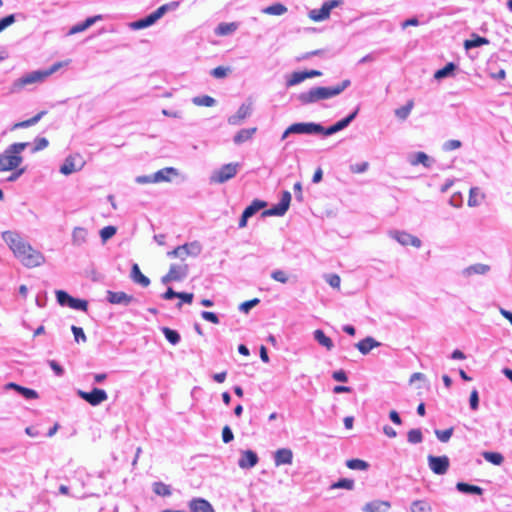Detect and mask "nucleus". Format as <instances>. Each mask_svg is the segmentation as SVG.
<instances>
[{
  "mask_svg": "<svg viewBox=\"0 0 512 512\" xmlns=\"http://www.w3.org/2000/svg\"><path fill=\"white\" fill-rule=\"evenodd\" d=\"M2 239L12 251L14 257L25 267L35 268L45 262L44 255L34 249L19 233L15 231L2 232Z\"/></svg>",
  "mask_w": 512,
  "mask_h": 512,
  "instance_id": "nucleus-1",
  "label": "nucleus"
},
{
  "mask_svg": "<svg viewBox=\"0 0 512 512\" xmlns=\"http://www.w3.org/2000/svg\"><path fill=\"white\" fill-rule=\"evenodd\" d=\"M350 85L346 79L334 87H315L299 95L302 104H311L320 100L329 99L342 93Z\"/></svg>",
  "mask_w": 512,
  "mask_h": 512,
  "instance_id": "nucleus-2",
  "label": "nucleus"
},
{
  "mask_svg": "<svg viewBox=\"0 0 512 512\" xmlns=\"http://www.w3.org/2000/svg\"><path fill=\"white\" fill-rule=\"evenodd\" d=\"M69 64V61L57 62L49 69L33 71L16 80L13 84V91H20L26 85L43 82L47 77Z\"/></svg>",
  "mask_w": 512,
  "mask_h": 512,
  "instance_id": "nucleus-3",
  "label": "nucleus"
},
{
  "mask_svg": "<svg viewBox=\"0 0 512 512\" xmlns=\"http://www.w3.org/2000/svg\"><path fill=\"white\" fill-rule=\"evenodd\" d=\"M28 143L19 142L10 145L3 154H0V171H11L22 163V151L27 147Z\"/></svg>",
  "mask_w": 512,
  "mask_h": 512,
  "instance_id": "nucleus-4",
  "label": "nucleus"
},
{
  "mask_svg": "<svg viewBox=\"0 0 512 512\" xmlns=\"http://www.w3.org/2000/svg\"><path fill=\"white\" fill-rule=\"evenodd\" d=\"M179 7V2L178 1H173V2H170V3H166L162 6H160L157 10H155L154 12H152L151 14H149L148 16L138 20V21H135L133 23H131V27L133 29H143V28H146L148 26H151L152 24H154L157 20H159L166 12L170 11V10H175L176 8Z\"/></svg>",
  "mask_w": 512,
  "mask_h": 512,
  "instance_id": "nucleus-5",
  "label": "nucleus"
},
{
  "mask_svg": "<svg viewBox=\"0 0 512 512\" xmlns=\"http://www.w3.org/2000/svg\"><path fill=\"white\" fill-rule=\"evenodd\" d=\"M239 168L240 164L237 162L225 164L212 173L210 180L212 183L222 184L235 177Z\"/></svg>",
  "mask_w": 512,
  "mask_h": 512,
  "instance_id": "nucleus-6",
  "label": "nucleus"
},
{
  "mask_svg": "<svg viewBox=\"0 0 512 512\" xmlns=\"http://www.w3.org/2000/svg\"><path fill=\"white\" fill-rule=\"evenodd\" d=\"M323 131V126L316 123H294L290 125L283 133L282 139L289 134H318Z\"/></svg>",
  "mask_w": 512,
  "mask_h": 512,
  "instance_id": "nucleus-7",
  "label": "nucleus"
},
{
  "mask_svg": "<svg viewBox=\"0 0 512 512\" xmlns=\"http://www.w3.org/2000/svg\"><path fill=\"white\" fill-rule=\"evenodd\" d=\"M85 163L86 162L81 154L75 153L69 155L60 167V172L63 175H70L74 172L80 171L84 167Z\"/></svg>",
  "mask_w": 512,
  "mask_h": 512,
  "instance_id": "nucleus-8",
  "label": "nucleus"
},
{
  "mask_svg": "<svg viewBox=\"0 0 512 512\" xmlns=\"http://www.w3.org/2000/svg\"><path fill=\"white\" fill-rule=\"evenodd\" d=\"M201 252V245L198 242L186 243L184 245L177 246L172 251H169L167 255L169 257H179L182 260L187 256L196 257Z\"/></svg>",
  "mask_w": 512,
  "mask_h": 512,
  "instance_id": "nucleus-9",
  "label": "nucleus"
},
{
  "mask_svg": "<svg viewBox=\"0 0 512 512\" xmlns=\"http://www.w3.org/2000/svg\"><path fill=\"white\" fill-rule=\"evenodd\" d=\"M341 4V0H329L319 8L310 10L308 16L314 22H321L329 18L331 10Z\"/></svg>",
  "mask_w": 512,
  "mask_h": 512,
  "instance_id": "nucleus-10",
  "label": "nucleus"
},
{
  "mask_svg": "<svg viewBox=\"0 0 512 512\" xmlns=\"http://www.w3.org/2000/svg\"><path fill=\"white\" fill-rule=\"evenodd\" d=\"M189 268L186 263L172 264L167 274L161 278L163 284L173 281H182L188 274Z\"/></svg>",
  "mask_w": 512,
  "mask_h": 512,
  "instance_id": "nucleus-11",
  "label": "nucleus"
},
{
  "mask_svg": "<svg viewBox=\"0 0 512 512\" xmlns=\"http://www.w3.org/2000/svg\"><path fill=\"white\" fill-rule=\"evenodd\" d=\"M290 202L291 193L289 191H283L280 202L277 205H274L271 208L264 210L262 212V217L283 216L288 210Z\"/></svg>",
  "mask_w": 512,
  "mask_h": 512,
  "instance_id": "nucleus-12",
  "label": "nucleus"
},
{
  "mask_svg": "<svg viewBox=\"0 0 512 512\" xmlns=\"http://www.w3.org/2000/svg\"><path fill=\"white\" fill-rule=\"evenodd\" d=\"M77 394L80 398H82L83 400H85L92 406L99 405L100 403L107 400V397H108L107 393L104 390L99 389V388H94L90 392H85V391L79 390L77 392Z\"/></svg>",
  "mask_w": 512,
  "mask_h": 512,
  "instance_id": "nucleus-13",
  "label": "nucleus"
},
{
  "mask_svg": "<svg viewBox=\"0 0 512 512\" xmlns=\"http://www.w3.org/2000/svg\"><path fill=\"white\" fill-rule=\"evenodd\" d=\"M178 175V172L173 167H166L159 171H157L153 175V179L150 180L148 177H140L138 178V182L146 183V182H169L173 177H176Z\"/></svg>",
  "mask_w": 512,
  "mask_h": 512,
  "instance_id": "nucleus-14",
  "label": "nucleus"
},
{
  "mask_svg": "<svg viewBox=\"0 0 512 512\" xmlns=\"http://www.w3.org/2000/svg\"><path fill=\"white\" fill-rule=\"evenodd\" d=\"M430 469L437 475H443L448 471L449 458L447 456H428Z\"/></svg>",
  "mask_w": 512,
  "mask_h": 512,
  "instance_id": "nucleus-15",
  "label": "nucleus"
},
{
  "mask_svg": "<svg viewBox=\"0 0 512 512\" xmlns=\"http://www.w3.org/2000/svg\"><path fill=\"white\" fill-rule=\"evenodd\" d=\"M267 203L263 200L255 199L252 203L245 208L242 213V216L239 220V227L244 228L247 225V220L256 214L259 210L265 208Z\"/></svg>",
  "mask_w": 512,
  "mask_h": 512,
  "instance_id": "nucleus-16",
  "label": "nucleus"
},
{
  "mask_svg": "<svg viewBox=\"0 0 512 512\" xmlns=\"http://www.w3.org/2000/svg\"><path fill=\"white\" fill-rule=\"evenodd\" d=\"M391 237L403 246H413L419 248L422 244L421 240L405 231H393L390 233Z\"/></svg>",
  "mask_w": 512,
  "mask_h": 512,
  "instance_id": "nucleus-17",
  "label": "nucleus"
},
{
  "mask_svg": "<svg viewBox=\"0 0 512 512\" xmlns=\"http://www.w3.org/2000/svg\"><path fill=\"white\" fill-rule=\"evenodd\" d=\"M293 460V452L289 448L278 449L274 454V462L276 466L291 464Z\"/></svg>",
  "mask_w": 512,
  "mask_h": 512,
  "instance_id": "nucleus-18",
  "label": "nucleus"
},
{
  "mask_svg": "<svg viewBox=\"0 0 512 512\" xmlns=\"http://www.w3.org/2000/svg\"><path fill=\"white\" fill-rule=\"evenodd\" d=\"M258 462L257 454L252 450H246L242 453L238 465L243 469L254 467Z\"/></svg>",
  "mask_w": 512,
  "mask_h": 512,
  "instance_id": "nucleus-19",
  "label": "nucleus"
},
{
  "mask_svg": "<svg viewBox=\"0 0 512 512\" xmlns=\"http://www.w3.org/2000/svg\"><path fill=\"white\" fill-rule=\"evenodd\" d=\"M189 508L192 512H215L211 504L203 498L192 499Z\"/></svg>",
  "mask_w": 512,
  "mask_h": 512,
  "instance_id": "nucleus-20",
  "label": "nucleus"
},
{
  "mask_svg": "<svg viewBox=\"0 0 512 512\" xmlns=\"http://www.w3.org/2000/svg\"><path fill=\"white\" fill-rule=\"evenodd\" d=\"M380 342L376 341L372 337H366L356 344V348L363 355L368 354L373 348L379 347Z\"/></svg>",
  "mask_w": 512,
  "mask_h": 512,
  "instance_id": "nucleus-21",
  "label": "nucleus"
},
{
  "mask_svg": "<svg viewBox=\"0 0 512 512\" xmlns=\"http://www.w3.org/2000/svg\"><path fill=\"white\" fill-rule=\"evenodd\" d=\"M130 277L135 283L141 285L142 287H148L150 285L149 278L141 272L138 264L132 265Z\"/></svg>",
  "mask_w": 512,
  "mask_h": 512,
  "instance_id": "nucleus-22",
  "label": "nucleus"
},
{
  "mask_svg": "<svg viewBox=\"0 0 512 512\" xmlns=\"http://www.w3.org/2000/svg\"><path fill=\"white\" fill-rule=\"evenodd\" d=\"M485 199L484 192L479 187H472L469 191L468 205L470 207L479 206Z\"/></svg>",
  "mask_w": 512,
  "mask_h": 512,
  "instance_id": "nucleus-23",
  "label": "nucleus"
},
{
  "mask_svg": "<svg viewBox=\"0 0 512 512\" xmlns=\"http://www.w3.org/2000/svg\"><path fill=\"white\" fill-rule=\"evenodd\" d=\"M251 114V105L250 104H242L235 115L230 117V124H239L242 120L248 117Z\"/></svg>",
  "mask_w": 512,
  "mask_h": 512,
  "instance_id": "nucleus-24",
  "label": "nucleus"
},
{
  "mask_svg": "<svg viewBox=\"0 0 512 512\" xmlns=\"http://www.w3.org/2000/svg\"><path fill=\"white\" fill-rule=\"evenodd\" d=\"M390 509V503L387 501H372L365 505V512H388Z\"/></svg>",
  "mask_w": 512,
  "mask_h": 512,
  "instance_id": "nucleus-25",
  "label": "nucleus"
},
{
  "mask_svg": "<svg viewBox=\"0 0 512 512\" xmlns=\"http://www.w3.org/2000/svg\"><path fill=\"white\" fill-rule=\"evenodd\" d=\"M133 300L131 295H127L124 292H112L108 291V301L112 304H128Z\"/></svg>",
  "mask_w": 512,
  "mask_h": 512,
  "instance_id": "nucleus-26",
  "label": "nucleus"
},
{
  "mask_svg": "<svg viewBox=\"0 0 512 512\" xmlns=\"http://www.w3.org/2000/svg\"><path fill=\"white\" fill-rule=\"evenodd\" d=\"M6 388L16 390L17 392L22 394L27 399H36V398H38V393L35 390L30 389V388H26V387H23V386H20V385H18L16 383H13V382L8 383L6 385Z\"/></svg>",
  "mask_w": 512,
  "mask_h": 512,
  "instance_id": "nucleus-27",
  "label": "nucleus"
},
{
  "mask_svg": "<svg viewBox=\"0 0 512 512\" xmlns=\"http://www.w3.org/2000/svg\"><path fill=\"white\" fill-rule=\"evenodd\" d=\"M99 19H101L100 15L89 17L84 22L74 25L70 29L69 34L73 35V34L85 31L86 29H88L91 25H93Z\"/></svg>",
  "mask_w": 512,
  "mask_h": 512,
  "instance_id": "nucleus-28",
  "label": "nucleus"
},
{
  "mask_svg": "<svg viewBox=\"0 0 512 512\" xmlns=\"http://www.w3.org/2000/svg\"><path fill=\"white\" fill-rule=\"evenodd\" d=\"M413 108H414V100L410 99L406 102V104L404 106H401V107L395 109V111H394L395 116L399 120L404 121L408 118V116L410 115Z\"/></svg>",
  "mask_w": 512,
  "mask_h": 512,
  "instance_id": "nucleus-29",
  "label": "nucleus"
},
{
  "mask_svg": "<svg viewBox=\"0 0 512 512\" xmlns=\"http://www.w3.org/2000/svg\"><path fill=\"white\" fill-rule=\"evenodd\" d=\"M257 128H248V129H242L240 130L235 136H234V142L236 144H241L243 142H246L250 140L254 133L256 132Z\"/></svg>",
  "mask_w": 512,
  "mask_h": 512,
  "instance_id": "nucleus-30",
  "label": "nucleus"
},
{
  "mask_svg": "<svg viewBox=\"0 0 512 512\" xmlns=\"http://www.w3.org/2000/svg\"><path fill=\"white\" fill-rule=\"evenodd\" d=\"M46 113H47L46 111H40L39 113H37L35 116H33L30 119L15 123L13 125L12 129L15 130V129L27 128L29 126H32V125L36 124L44 115H46Z\"/></svg>",
  "mask_w": 512,
  "mask_h": 512,
  "instance_id": "nucleus-31",
  "label": "nucleus"
},
{
  "mask_svg": "<svg viewBox=\"0 0 512 512\" xmlns=\"http://www.w3.org/2000/svg\"><path fill=\"white\" fill-rule=\"evenodd\" d=\"M314 338L320 345L324 346L329 351L334 346L331 338L326 336L325 333L320 329L314 331Z\"/></svg>",
  "mask_w": 512,
  "mask_h": 512,
  "instance_id": "nucleus-32",
  "label": "nucleus"
},
{
  "mask_svg": "<svg viewBox=\"0 0 512 512\" xmlns=\"http://www.w3.org/2000/svg\"><path fill=\"white\" fill-rule=\"evenodd\" d=\"M488 43H489V40L487 38L473 34L471 39L465 40L464 47H465V49L468 50V49H471L474 47L487 45Z\"/></svg>",
  "mask_w": 512,
  "mask_h": 512,
  "instance_id": "nucleus-33",
  "label": "nucleus"
},
{
  "mask_svg": "<svg viewBox=\"0 0 512 512\" xmlns=\"http://www.w3.org/2000/svg\"><path fill=\"white\" fill-rule=\"evenodd\" d=\"M490 267L486 264H481V263H477V264H473L469 267H467L465 270H464V273L467 275V276H471V275H474V274H485L489 271Z\"/></svg>",
  "mask_w": 512,
  "mask_h": 512,
  "instance_id": "nucleus-34",
  "label": "nucleus"
},
{
  "mask_svg": "<svg viewBox=\"0 0 512 512\" xmlns=\"http://www.w3.org/2000/svg\"><path fill=\"white\" fill-rule=\"evenodd\" d=\"M456 488L463 493H472L477 495H481L483 493V489L481 487L464 482L457 483Z\"/></svg>",
  "mask_w": 512,
  "mask_h": 512,
  "instance_id": "nucleus-35",
  "label": "nucleus"
},
{
  "mask_svg": "<svg viewBox=\"0 0 512 512\" xmlns=\"http://www.w3.org/2000/svg\"><path fill=\"white\" fill-rule=\"evenodd\" d=\"M237 29L236 23H221L216 28L215 32L219 36H226L233 33Z\"/></svg>",
  "mask_w": 512,
  "mask_h": 512,
  "instance_id": "nucleus-36",
  "label": "nucleus"
},
{
  "mask_svg": "<svg viewBox=\"0 0 512 512\" xmlns=\"http://www.w3.org/2000/svg\"><path fill=\"white\" fill-rule=\"evenodd\" d=\"M456 69V65L452 62L447 63L443 68L437 70L434 74L435 79H442L445 78L453 73V71Z\"/></svg>",
  "mask_w": 512,
  "mask_h": 512,
  "instance_id": "nucleus-37",
  "label": "nucleus"
},
{
  "mask_svg": "<svg viewBox=\"0 0 512 512\" xmlns=\"http://www.w3.org/2000/svg\"><path fill=\"white\" fill-rule=\"evenodd\" d=\"M153 491L156 495L166 497L171 495V488L163 482H155L153 484Z\"/></svg>",
  "mask_w": 512,
  "mask_h": 512,
  "instance_id": "nucleus-38",
  "label": "nucleus"
},
{
  "mask_svg": "<svg viewBox=\"0 0 512 512\" xmlns=\"http://www.w3.org/2000/svg\"><path fill=\"white\" fill-rule=\"evenodd\" d=\"M410 163L413 166H416L418 164H422L425 167H430L431 166L430 159H429L428 155L426 153H424V152H417L414 155V158L410 161Z\"/></svg>",
  "mask_w": 512,
  "mask_h": 512,
  "instance_id": "nucleus-39",
  "label": "nucleus"
},
{
  "mask_svg": "<svg viewBox=\"0 0 512 512\" xmlns=\"http://www.w3.org/2000/svg\"><path fill=\"white\" fill-rule=\"evenodd\" d=\"M346 466L351 470H367L369 464L361 459H349L346 461Z\"/></svg>",
  "mask_w": 512,
  "mask_h": 512,
  "instance_id": "nucleus-40",
  "label": "nucleus"
},
{
  "mask_svg": "<svg viewBox=\"0 0 512 512\" xmlns=\"http://www.w3.org/2000/svg\"><path fill=\"white\" fill-rule=\"evenodd\" d=\"M411 512H431V506L425 500H416L411 504Z\"/></svg>",
  "mask_w": 512,
  "mask_h": 512,
  "instance_id": "nucleus-41",
  "label": "nucleus"
},
{
  "mask_svg": "<svg viewBox=\"0 0 512 512\" xmlns=\"http://www.w3.org/2000/svg\"><path fill=\"white\" fill-rule=\"evenodd\" d=\"M483 457L486 461L494 464V465H501L503 463V456L502 454L498 453V452H484L483 454Z\"/></svg>",
  "mask_w": 512,
  "mask_h": 512,
  "instance_id": "nucleus-42",
  "label": "nucleus"
},
{
  "mask_svg": "<svg viewBox=\"0 0 512 512\" xmlns=\"http://www.w3.org/2000/svg\"><path fill=\"white\" fill-rule=\"evenodd\" d=\"M286 11L287 8L281 3L273 4L264 9V13L277 16L284 14Z\"/></svg>",
  "mask_w": 512,
  "mask_h": 512,
  "instance_id": "nucleus-43",
  "label": "nucleus"
},
{
  "mask_svg": "<svg viewBox=\"0 0 512 512\" xmlns=\"http://www.w3.org/2000/svg\"><path fill=\"white\" fill-rule=\"evenodd\" d=\"M192 101L196 106L211 107L215 104L214 98L208 95L194 97Z\"/></svg>",
  "mask_w": 512,
  "mask_h": 512,
  "instance_id": "nucleus-44",
  "label": "nucleus"
},
{
  "mask_svg": "<svg viewBox=\"0 0 512 512\" xmlns=\"http://www.w3.org/2000/svg\"><path fill=\"white\" fill-rule=\"evenodd\" d=\"M162 332L165 335L166 339L173 345L177 344L180 341V335L177 331L172 330L168 327L162 328Z\"/></svg>",
  "mask_w": 512,
  "mask_h": 512,
  "instance_id": "nucleus-45",
  "label": "nucleus"
},
{
  "mask_svg": "<svg viewBox=\"0 0 512 512\" xmlns=\"http://www.w3.org/2000/svg\"><path fill=\"white\" fill-rule=\"evenodd\" d=\"M67 306H69L70 308L75 309V310L87 311L88 302L86 300L77 299V298L72 297Z\"/></svg>",
  "mask_w": 512,
  "mask_h": 512,
  "instance_id": "nucleus-46",
  "label": "nucleus"
},
{
  "mask_svg": "<svg viewBox=\"0 0 512 512\" xmlns=\"http://www.w3.org/2000/svg\"><path fill=\"white\" fill-rule=\"evenodd\" d=\"M271 278L276 282L286 284L289 281V274L284 270H275L271 273Z\"/></svg>",
  "mask_w": 512,
  "mask_h": 512,
  "instance_id": "nucleus-47",
  "label": "nucleus"
},
{
  "mask_svg": "<svg viewBox=\"0 0 512 512\" xmlns=\"http://www.w3.org/2000/svg\"><path fill=\"white\" fill-rule=\"evenodd\" d=\"M306 73L305 71L300 72H294L291 74L290 78L287 81L288 86H294L296 84H299L300 82L306 80Z\"/></svg>",
  "mask_w": 512,
  "mask_h": 512,
  "instance_id": "nucleus-48",
  "label": "nucleus"
},
{
  "mask_svg": "<svg viewBox=\"0 0 512 512\" xmlns=\"http://www.w3.org/2000/svg\"><path fill=\"white\" fill-rule=\"evenodd\" d=\"M338 488L352 490L354 488V481L351 479L344 478V479H340L339 481H337L331 485V489H338Z\"/></svg>",
  "mask_w": 512,
  "mask_h": 512,
  "instance_id": "nucleus-49",
  "label": "nucleus"
},
{
  "mask_svg": "<svg viewBox=\"0 0 512 512\" xmlns=\"http://www.w3.org/2000/svg\"><path fill=\"white\" fill-rule=\"evenodd\" d=\"M408 441L412 444H417L422 442L423 435L420 429H411L408 434Z\"/></svg>",
  "mask_w": 512,
  "mask_h": 512,
  "instance_id": "nucleus-50",
  "label": "nucleus"
},
{
  "mask_svg": "<svg viewBox=\"0 0 512 512\" xmlns=\"http://www.w3.org/2000/svg\"><path fill=\"white\" fill-rule=\"evenodd\" d=\"M231 72L230 67L218 66L211 71V75L217 79H223Z\"/></svg>",
  "mask_w": 512,
  "mask_h": 512,
  "instance_id": "nucleus-51",
  "label": "nucleus"
},
{
  "mask_svg": "<svg viewBox=\"0 0 512 512\" xmlns=\"http://www.w3.org/2000/svg\"><path fill=\"white\" fill-rule=\"evenodd\" d=\"M453 431V427H450L445 430H435V435L441 442H447L451 438Z\"/></svg>",
  "mask_w": 512,
  "mask_h": 512,
  "instance_id": "nucleus-52",
  "label": "nucleus"
},
{
  "mask_svg": "<svg viewBox=\"0 0 512 512\" xmlns=\"http://www.w3.org/2000/svg\"><path fill=\"white\" fill-rule=\"evenodd\" d=\"M116 227L115 226H106L100 231V237L105 242L108 239L112 238L116 234Z\"/></svg>",
  "mask_w": 512,
  "mask_h": 512,
  "instance_id": "nucleus-53",
  "label": "nucleus"
},
{
  "mask_svg": "<svg viewBox=\"0 0 512 512\" xmlns=\"http://www.w3.org/2000/svg\"><path fill=\"white\" fill-rule=\"evenodd\" d=\"M56 298L61 306L68 305L72 296L63 290L56 291Z\"/></svg>",
  "mask_w": 512,
  "mask_h": 512,
  "instance_id": "nucleus-54",
  "label": "nucleus"
},
{
  "mask_svg": "<svg viewBox=\"0 0 512 512\" xmlns=\"http://www.w3.org/2000/svg\"><path fill=\"white\" fill-rule=\"evenodd\" d=\"M71 330L74 334V338H75L76 342H79V341L86 342L87 338H86V335L81 327L72 326Z\"/></svg>",
  "mask_w": 512,
  "mask_h": 512,
  "instance_id": "nucleus-55",
  "label": "nucleus"
},
{
  "mask_svg": "<svg viewBox=\"0 0 512 512\" xmlns=\"http://www.w3.org/2000/svg\"><path fill=\"white\" fill-rule=\"evenodd\" d=\"M357 114V111L353 112L352 114H350L349 116H347L346 118L338 121L337 123H335L334 125L336 126V128L340 131L342 130L343 128H345L356 116Z\"/></svg>",
  "mask_w": 512,
  "mask_h": 512,
  "instance_id": "nucleus-56",
  "label": "nucleus"
},
{
  "mask_svg": "<svg viewBox=\"0 0 512 512\" xmlns=\"http://www.w3.org/2000/svg\"><path fill=\"white\" fill-rule=\"evenodd\" d=\"M469 403H470V407L472 410H477L478 409V404H479V396H478V392L476 389H473L470 393V398H469Z\"/></svg>",
  "mask_w": 512,
  "mask_h": 512,
  "instance_id": "nucleus-57",
  "label": "nucleus"
},
{
  "mask_svg": "<svg viewBox=\"0 0 512 512\" xmlns=\"http://www.w3.org/2000/svg\"><path fill=\"white\" fill-rule=\"evenodd\" d=\"M15 22V16L13 14L8 15L0 20V32L6 29L8 26Z\"/></svg>",
  "mask_w": 512,
  "mask_h": 512,
  "instance_id": "nucleus-58",
  "label": "nucleus"
},
{
  "mask_svg": "<svg viewBox=\"0 0 512 512\" xmlns=\"http://www.w3.org/2000/svg\"><path fill=\"white\" fill-rule=\"evenodd\" d=\"M201 316L203 319L213 323V324H218L219 323V318L218 316L214 313V312H210V311H203L201 313Z\"/></svg>",
  "mask_w": 512,
  "mask_h": 512,
  "instance_id": "nucleus-59",
  "label": "nucleus"
},
{
  "mask_svg": "<svg viewBox=\"0 0 512 512\" xmlns=\"http://www.w3.org/2000/svg\"><path fill=\"white\" fill-rule=\"evenodd\" d=\"M234 435L229 426H224L222 429V439L224 443H229L233 440Z\"/></svg>",
  "mask_w": 512,
  "mask_h": 512,
  "instance_id": "nucleus-60",
  "label": "nucleus"
},
{
  "mask_svg": "<svg viewBox=\"0 0 512 512\" xmlns=\"http://www.w3.org/2000/svg\"><path fill=\"white\" fill-rule=\"evenodd\" d=\"M461 147V142L459 140H449L444 143L443 148L446 151L455 150Z\"/></svg>",
  "mask_w": 512,
  "mask_h": 512,
  "instance_id": "nucleus-61",
  "label": "nucleus"
},
{
  "mask_svg": "<svg viewBox=\"0 0 512 512\" xmlns=\"http://www.w3.org/2000/svg\"><path fill=\"white\" fill-rule=\"evenodd\" d=\"M49 142L46 138L40 137L35 140L34 151H40L48 146Z\"/></svg>",
  "mask_w": 512,
  "mask_h": 512,
  "instance_id": "nucleus-62",
  "label": "nucleus"
},
{
  "mask_svg": "<svg viewBox=\"0 0 512 512\" xmlns=\"http://www.w3.org/2000/svg\"><path fill=\"white\" fill-rule=\"evenodd\" d=\"M259 303V299L254 298L252 300L245 301L241 304L240 309L244 312H248L252 307Z\"/></svg>",
  "mask_w": 512,
  "mask_h": 512,
  "instance_id": "nucleus-63",
  "label": "nucleus"
},
{
  "mask_svg": "<svg viewBox=\"0 0 512 512\" xmlns=\"http://www.w3.org/2000/svg\"><path fill=\"white\" fill-rule=\"evenodd\" d=\"M332 377L334 380H336L338 382H347L348 381V377L344 370L334 371L332 374Z\"/></svg>",
  "mask_w": 512,
  "mask_h": 512,
  "instance_id": "nucleus-64",
  "label": "nucleus"
}]
</instances>
